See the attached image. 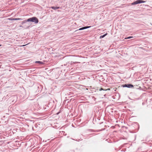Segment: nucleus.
<instances>
[{
	"label": "nucleus",
	"mask_w": 152,
	"mask_h": 152,
	"mask_svg": "<svg viewBox=\"0 0 152 152\" xmlns=\"http://www.w3.org/2000/svg\"><path fill=\"white\" fill-rule=\"evenodd\" d=\"M105 90L104 89H103V88H101L100 89H99V91H101L102 90H104V91H105Z\"/></svg>",
	"instance_id": "nucleus-11"
},
{
	"label": "nucleus",
	"mask_w": 152,
	"mask_h": 152,
	"mask_svg": "<svg viewBox=\"0 0 152 152\" xmlns=\"http://www.w3.org/2000/svg\"><path fill=\"white\" fill-rule=\"evenodd\" d=\"M127 87L128 88H132L134 87L133 86L132 84H127Z\"/></svg>",
	"instance_id": "nucleus-4"
},
{
	"label": "nucleus",
	"mask_w": 152,
	"mask_h": 152,
	"mask_svg": "<svg viewBox=\"0 0 152 152\" xmlns=\"http://www.w3.org/2000/svg\"><path fill=\"white\" fill-rule=\"evenodd\" d=\"M30 26V25H29L27 26V27H29Z\"/></svg>",
	"instance_id": "nucleus-14"
},
{
	"label": "nucleus",
	"mask_w": 152,
	"mask_h": 152,
	"mask_svg": "<svg viewBox=\"0 0 152 152\" xmlns=\"http://www.w3.org/2000/svg\"><path fill=\"white\" fill-rule=\"evenodd\" d=\"M27 22H34L35 23H38L39 20L36 17H33L32 18H29L27 20L23 21L22 22V24H23L24 23H26Z\"/></svg>",
	"instance_id": "nucleus-1"
},
{
	"label": "nucleus",
	"mask_w": 152,
	"mask_h": 152,
	"mask_svg": "<svg viewBox=\"0 0 152 152\" xmlns=\"http://www.w3.org/2000/svg\"><path fill=\"white\" fill-rule=\"evenodd\" d=\"M110 90V88H107V89H105V91H107V90Z\"/></svg>",
	"instance_id": "nucleus-13"
},
{
	"label": "nucleus",
	"mask_w": 152,
	"mask_h": 152,
	"mask_svg": "<svg viewBox=\"0 0 152 152\" xmlns=\"http://www.w3.org/2000/svg\"><path fill=\"white\" fill-rule=\"evenodd\" d=\"M1 45H0V46H1Z\"/></svg>",
	"instance_id": "nucleus-15"
},
{
	"label": "nucleus",
	"mask_w": 152,
	"mask_h": 152,
	"mask_svg": "<svg viewBox=\"0 0 152 152\" xmlns=\"http://www.w3.org/2000/svg\"><path fill=\"white\" fill-rule=\"evenodd\" d=\"M8 20H14V18H9L8 19Z\"/></svg>",
	"instance_id": "nucleus-10"
},
{
	"label": "nucleus",
	"mask_w": 152,
	"mask_h": 152,
	"mask_svg": "<svg viewBox=\"0 0 152 152\" xmlns=\"http://www.w3.org/2000/svg\"><path fill=\"white\" fill-rule=\"evenodd\" d=\"M107 35V34L106 33L105 34H104L103 35H102L100 36V38H102L104 37H105L106 35Z\"/></svg>",
	"instance_id": "nucleus-6"
},
{
	"label": "nucleus",
	"mask_w": 152,
	"mask_h": 152,
	"mask_svg": "<svg viewBox=\"0 0 152 152\" xmlns=\"http://www.w3.org/2000/svg\"><path fill=\"white\" fill-rule=\"evenodd\" d=\"M36 63H38L41 64H43V63L42 61H36Z\"/></svg>",
	"instance_id": "nucleus-8"
},
{
	"label": "nucleus",
	"mask_w": 152,
	"mask_h": 152,
	"mask_svg": "<svg viewBox=\"0 0 152 152\" xmlns=\"http://www.w3.org/2000/svg\"><path fill=\"white\" fill-rule=\"evenodd\" d=\"M51 8L53 10H56L59 8V7H51Z\"/></svg>",
	"instance_id": "nucleus-5"
},
{
	"label": "nucleus",
	"mask_w": 152,
	"mask_h": 152,
	"mask_svg": "<svg viewBox=\"0 0 152 152\" xmlns=\"http://www.w3.org/2000/svg\"><path fill=\"white\" fill-rule=\"evenodd\" d=\"M14 20H22V19L20 18H14Z\"/></svg>",
	"instance_id": "nucleus-7"
},
{
	"label": "nucleus",
	"mask_w": 152,
	"mask_h": 152,
	"mask_svg": "<svg viewBox=\"0 0 152 152\" xmlns=\"http://www.w3.org/2000/svg\"><path fill=\"white\" fill-rule=\"evenodd\" d=\"M89 27H88V26L80 28V29H79V30H82L83 29H85L88 28Z\"/></svg>",
	"instance_id": "nucleus-3"
},
{
	"label": "nucleus",
	"mask_w": 152,
	"mask_h": 152,
	"mask_svg": "<svg viewBox=\"0 0 152 152\" xmlns=\"http://www.w3.org/2000/svg\"><path fill=\"white\" fill-rule=\"evenodd\" d=\"M133 37L130 36V37H128L126 38L125 39H129L131 38H133Z\"/></svg>",
	"instance_id": "nucleus-9"
},
{
	"label": "nucleus",
	"mask_w": 152,
	"mask_h": 152,
	"mask_svg": "<svg viewBox=\"0 0 152 152\" xmlns=\"http://www.w3.org/2000/svg\"><path fill=\"white\" fill-rule=\"evenodd\" d=\"M127 84H125L124 85H123V87H127Z\"/></svg>",
	"instance_id": "nucleus-12"
},
{
	"label": "nucleus",
	"mask_w": 152,
	"mask_h": 152,
	"mask_svg": "<svg viewBox=\"0 0 152 152\" xmlns=\"http://www.w3.org/2000/svg\"><path fill=\"white\" fill-rule=\"evenodd\" d=\"M145 1L141 0H137L135 2H134L133 3H132V5L136 4H138L141 3H143L145 2Z\"/></svg>",
	"instance_id": "nucleus-2"
}]
</instances>
